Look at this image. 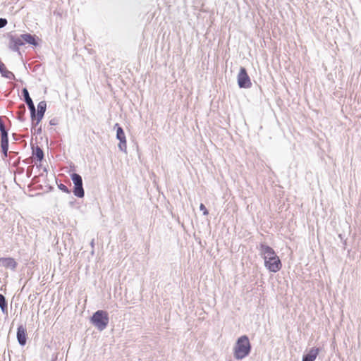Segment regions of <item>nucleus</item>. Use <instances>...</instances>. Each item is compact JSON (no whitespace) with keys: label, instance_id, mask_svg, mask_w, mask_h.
Returning a JSON list of instances; mask_svg holds the SVG:
<instances>
[{"label":"nucleus","instance_id":"4468645a","mask_svg":"<svg viewBox=\"0 0 361 361\" xmlns=\"http://www.w3.org/2000/svg\"><path fill=\"white\" fill-rule=\"evenodd\" d=\"M32 156L35 161H41L44 157L43 151L39 147H37L33 149Z\"/></svg>","mask_w":361,"mask_h":361},{"label":"nucleus","instance_id":"20e7f679","mask_svg":"<svg viewBox=\"0 0 361 361\" xmlns=\"http://www.w3.org/2000/svg\"><path fill=\"white\" fill-rule=\"evenodd\" d=\"M71 177L75 185L73 190L74 195L78 197H82L85 192L82 188V180L81 176L78 173H73Z\"/></svg>","mask_w":361,"mask_h":361},{"label":"nucleus","instance_id":"4be33fe9","mask_svg":"<svg viewBox=\"0 0 361 361\" xmlns=\"http://www.w3.org/2000/svg\"><path fill=\"white\" fill-rule=\"evenodd\" d=\"M62 186H63V187H62V189H64V188H65V185H62Z\"/></svg>","mask_w":361,"mask_h":361},{"label":"nucleus","instance_id":"7ed1b4c3","mask_svg":"<svg viewBox=\"0 0 361 361\" xmlns=\"http://www.w3.org/2000/svg\"><path fill=\"white\" fill-rule=\"evenodd\" d=\"M237 80L238 85L240 88H250L252 86L251 80L244 67L240 68Z\"/></svg>","mask_w":361,"mask_h":361},{"label":"nucleus","instance_id":"6ab92c4d","mask_svg":"<svg viewBox=\"0 0 361 361\" xmlns=\"http://www.w3.org/2000/svg\"><path fill=\"white\" fill-rule=\"evenodd\" d=\"M200 209L204 215H208L209 212L206 207L203 204H200Z\"/></svg>","mask_w":361,"mask_h":361},{"label":"nucleus","instance_id":"f257e3e1","mask_svg":"<svg viewBox=\"0 0 361 361\" xmlns=\"http://www.w3.org/2000/svg\"><path fill=\"white\" fill-rule=\"evenodd\" d=\"M251 345L250 341L246 336H240L234 348V355L237 359H243L246 357L250 351Z\"/></svg>","mask_w":361,"mask_h":361},{"label":"nucleus","instance_id":"f8f14e48","mask_svg":"<svg viewBox=\"0 0 361 361\" xmlns=\"http://www.w3.org/2000/svg\"><path fill=\"white\" fill-rule=\"evenodd\" d=\"M319 353L318 348H312L302 357V361H314Z\"/></svg>","mask_w":361,"mask_h":361},{"label":"nucleus","instance_id":"412c9836","mask_svg":"<svg viewBox=\"0 0 361 361\" xmlns=\"http://www.w3.org/2000/svg\"><path fill=\"white\" fill-rule=\"evenodd\" d=\"M62 186H63V187H62V189H64V188H65V185H62Z\"/></svg>","mask_w":361,"mask_h":361},{"label":"nucleus","instance_id":"f03ea898","mask_svg":"<svg viewBox=\"0 0 361 361\" xmlns=\"http://www.w3.org/2000/svg\"><path fill=\"white\" fill-rule=\"evenodd\" d=\"M91 322L99 331L104 330L109 324L108 313L103 310L97 311L91 317Z\"/></svg>","mask_w":361,"mask_h":361},{"label":"nucleus","instance_id":"9d476101","mask_svg":"<svg viewBox=\"0 0 361 361\" xmlns=\"http://www.w3.org/2000/svg\"><path fill=\"white\" fill-rule=\"evenodd\" d=\"M17 339L21 345H24L27 341L26 329L22 325L19 326L17 331Z\"/></svg>","mask_w":361,"mask_h":361},{"label":"nucleus","instance_id":"aec40b11","mask_svg":"<svg viewBox=\"0 0 361 361\" xmlns=\"http://www.w3.org/2000/svg\"><path fill=\"white\" fill-rule=\"evenodd\" d=\"M7 24V20L4 18H0V28L4 27Z\"/></svg>","mask_w":361,"mask_h":361},{"label":"nucleus","instance_id":"ddd939ff","mask_svg":"<svg viewBox=\"0 0 361 361\" xmlns=\"http://www.w3.org/2000/svg\"><path fill=\"white\" fill-rule=\"evenodd\" d=\"M116 137L120 140L121 144L119 145V147H121V145L123 144L124 146L126 145V139L125 133L123 130V128L120 126L117 128V132H116Z\"/></svg>","mask_w":361,"mask_h":361},{"label":"nucleus","instance_id":"f3484780","mask_svg":"<svg viewBox=\"0 0 361 361\" xmlns=\"http://www.w3.org/2000/svg\"><path fill=\"white\" fill-rule=\"evenodd\" d=\"M11 42L15 47H20L24 44V42L21 38V36L20 37H12Z\"/></svg>","mask_w":361,"mask_h":361},{"label":"nucleus","instance_id":"1a4fd4ad","mask_svg":"<svg viewBox=\"0 0 361 361\" xmlns=\"http://www.w3.org/2000/svg\"><path fill=\"white\" fill-rule=\"evenodd\" d=\"M0 266L13 270L17 267V262L12 257H1Z\"/></svg>","mask_w":361,"mask_h":361},{"label":"nucleus","instance_id":"423d86ee","mask_svg":"<svg viewBox=\"0 0 361 361\" xmlns=\"http://www.w3.org/2000/svg\"><path fill=\"white\" fill-rule=\"evenodd\" d=\"M264 266L269 271L271 272H277L281 269L282 264L279 257L277 256L271 258V259L264 261Z\"/></svg>","mask_w":361,"mask_h":361},{"label":"nucleus","instance_id":"0eeeda50","mask_svg":"<svg viewBox=\"0 0 361 361\" xmlns=\"http://www.w3.org/2000/svg\"><path fill=\"white\" fill-rule=\"evenodd\" d=\"M47 109V103L44 101L40 102L37 105V112L35 109V116L31 117L32 122L37 125L42 119Z\"/></svg>","mask_w":361,"mask_h":361},{"label":"nucleus","instance_id":"2eb2a0df","mask_svg":"<svg viewBox=\"0 0 361 361\" xmlns=\"http://www.w3.org/2000/svg\"><path fill=\"white\" fill-rule=\"evenodd\" d=\"M21 38L23 39L24 43L26 42L32 45L37 44L35 37L30 34H23L21 35Z\"/></svg>","mask_w":361,"mask_h":361},{"label":"nucleus","instance_id":"6e6552de","mask_svg":"<svg viewBox=\"0 0 361 361\" xmlns=\"http://www.w3.org/2000/svg\"><path fill=\"white\" fill-rule=\"evenodd\" d=\"M260 251L264 261H267V259H271V258L277 257L274 250L268 245L261 244Z\"/></svg>","mask_w":361,"mask_h":361},{"label":"nucleus","instance_id":"39448f33","mask_svg":"<svg viewBox=\"0 0 361 361\" xmlns=\"http://www.w3.org/2000/svg\"><path fill=\"white\" fill-rule=\"evenodd\" d=\"M0 131H1V147L5 157L7 156V152L8 149V133L6 130L4 123L2 120V117H0Z\"/></svg>","mask_w":361,"mask_h":361},{"label":"nucleus","instance_id":"dca6fc26","mask_svg":"<svg viewBox=\"0 0 361 361\" xmlns=\"http://www.w3.org/2000/svg\"><path fill=\"white\" fill-rule=\"evenodd\" d=\"M0 72L4 76L7 78L11 74V73L7 70L6 65L1 61H0Z\"/></svg>","mask_w":361,"mask_h":361},{"label":"nucleus","instance_id":"a211bd4d","mask_svg":"<svg viewBox=\"0 0 361 361\" xmlns=\"http://www.w3.org/2000/svg\"><path fill=\"white\" fill-rule=\"evenodd\" d=\"M7 306L5 298L3 295L0 294V307L4 310Z\"/></svg>","mask_w":361,"mask_h":361},{"label":"nucleus","instance_id":"9b49d317","mask_svg":"<svg viewBox=\"0 0 361 361\" xmlns=\"http://www.w3.org/2000/svg\"><path fill=\"white\" fill-rule=\"evenodd\" d=\"M23 95L25 97V101L26 104H27L29 109L30 111L31 117H34L35 116V105L32 102V99L30 98V97L29 95V92H28L27 90L25 88L23 89Z\"/></svg>","mask_w":361,"mask_h":361}]
</instances>
